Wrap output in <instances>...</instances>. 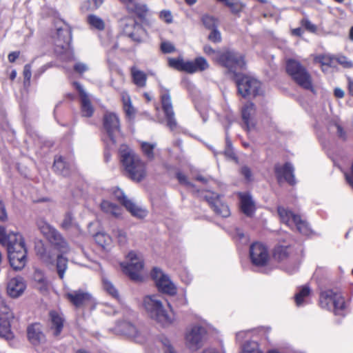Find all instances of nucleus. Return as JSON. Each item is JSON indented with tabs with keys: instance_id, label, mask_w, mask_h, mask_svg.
I'll return each instance as SVG.
<instances>
[{
	"instance_id": "21",
	"label": "nucleus",
	"mask_w": 353,
	"mask_h": 353,
	"mask_svg": "<svg viewBox=\"0 0 353 353\" xmlns=\"http://www.w3.org/2000/svg\"><path fill=\"white\" fill-rule=\"evenodd\" d=\"M26 285L23 279L17 276L11 279L7 284V293L12 298L20 296L25 291Z\"/></svg>"
},
{
	"instance_id": "58",
	"label": "nucleus",
	"mask_w": 353,
	"mask_h": 353,
	"mask_svg": "<svg viewBox=\"0 0 353 353\" xmlns=\"http://www.w3.org/2000/svg\"><path fill=\"white\" fill-rule=\"evenodd\" d=\"M241 174L247 181L252 180V172L248 166H243L241 169Z\"/></svg>"
},
{
	"instance_id": "42",
	"label": "nucleus",
	"mask_w": 353,
	"mask_h": 353,
	"mask_svg": "<svg viewBox=\"0 0 353 353\" xmlns=\"http://www.w3.org/2000/svg\"><path fill=\"white\" fill-rule=\"evenodd\" d=\"M157 341L162 345L165 353H176L170 339L166 336L159 335L157 337Z\"/></svg>"
},
{
	"instance_id": "51",
	"label": "nucleus",
	"mask_w": 353,
	"mask_h": 353,
	"mask_svg": "<svg viewBox=\"0 0 353 353\" xmlns=\"http://www.w3.org/2000/svg\"><path fill=\"white\" fill-rule=\"evenodd\" d=\"M161 49L164 53H170L175 50L174 46L168 41L161 43Z\"/></svg>"
},
{
	"instance_id": "55",
	"label": "nucleus",
	"mask_w": 353,
	"mask_h": 353,
	"mask_svg": "<svg viewBox=\"0 0 353 353\" xmlns=\"http://www.w3.org/2000/svg\"><path fill=\"white\" fill-rule=\"evenodd\" d=\"M160 17L168 23H170L172 21V15L169 10H162L160 12Z\"/></svg>"
},
{
	"instance_id": "57",
	"label": "nucleus",
	"mask_w": 353,
	"mask_h": 353,
	"mask_svg": "<svg viewBox=\"0 0 353 353\" xmlns=\"http://www.w3.org/2000/svg\"><path fill=\"white\" fill-rule=\"evenodd\" d=\"M302 24L310 32H314L316 30V26L308 19L303 20Z\"/></svg>"
},
{
	"instance_id": "47",
	"label": "nucleus",
	"mask_w": 353,
	"mask_h": 353,
	"mask_svg": "<svg viewBox=\"0 0 353 353\" xmlns=\"http://www.w3.org/2000/svg\"><path fill=\"white\" fill-rule=\"evenodd\" d=\"M202 22L205 27L208 29L212 30L216 28V20L214 17L210 15H204L202 17Z\"/></svg>"
},
{
	"instance_id": "13",
	"label": "nucleus",
	"mask_w": 353,
	"mask_h": 353,
	"mask_svg": "<svg viewBox=\"0 0 353 353\" xmlns=\"http://www.w3.org/2000/svg\"><path fill=\"white\" fill-rule=\"evenodd\" d=\"M113 195L133 216L142 219L147 216V210L128 199L120 188H115L113 191Z\"/></svg>"
},
{
	"instance_id": "56",
	"label": "nucleus",
	"mask_w": 353,
	"mask_h": 353,
	"mask_svg": "<svg viewBox=\"0 0 353 353\" xmlns=\"http://www.w3.org/2000/svg\"><path fill=\"white\" fill-rule=\"evenodd\" d=\"M116 236L117 238L118 239V241L119 242L120 244H125L127 241V235H126V233L125 232L121 230H118L117 232H116Z\"/></svg>"
},
{
	"instance_id": "33",
	"label": "nucleus",
	"mask_w": 353,
	"mask_h": 353,
	"mask_svg": "<svg viewBox=\"0 0 353 353\" xmlns=\"http://www.w3.org/2000/svg\"><path fill=\"white\" fill-rule=\"evenodd\" d=\"M240 353H263L260 350L259 345L254 341H248L243 343L241 348Z\"/></svg>"
},
{
	"instance_id": "61",
	"label": "nucleus",
	"mask_w": 353,
	"mask_h": 353,
	"mask_svg": "<svg viewBox=\"0 0 353 353\" xmlns=\"http://www.w3.org/2000/svg\"><path fill=\"white\" fill-rule=\"evenodd\" d=\"M74 69L79 73H83L88 70V68L85 63H77L74 66Z\"/></svg>"
},
{
	"instance_id": "16",
	"label": "nucleus",
	"mask_w": 353,
	"mask_h": 353,
	"mask_svg": "<svg viewBox=\"0 0 353 353\" xmlns=\"http://www.w3.org/2000/svg\"><path fill=\"white\" fill-rule=\"evenodd\" d=\"M14 315L10 309L4 305L0 307V337L10 341L13 339V334L10 330V321Z\"/></svg>"
},
{
	"instance_id": "1",
	"label": "nucleus",
	"mask_w": 353,
	"mask_h": 353,
	"mask_svg": "<svg viewBox=\"0 0 353 353\" xmlns=\"http://www.w3.org/2000/svg\"><path fill=\"white\" fill-rule=\"evenodd\" d=\"M0 243L7 248L11 267L16 270L23 269L27 261V250L22 236L18 232L7 233L3 227H0Z\"/></svg>"
},
{
	"instance_id": "43",
	"label": "nucleus",
	"mask_w": 353,
	"mask_h": 353,
	"mask_svg": "<svg viewBox=\"0 0 353 353\" xmlns=\"http://www.w3.org/2000/svg\"><path fill=\"white\" fill-rule=\"evenodd\" d=\"M310 294V289L307 286H303L299 292L295 295V302L297 306H301L304 303V299Z\"/></svg>"
},
{
	"instance_id": "37",
	"label": "nucleus",
	"mask_w": 353,
	"mask_h": 353,
	"mask_svg": "<svg viewBox=\"0 0 353 353\" xmlns=\"http://www.w3.org/2000/svg\"><path fill=\"white\" fill-rule=\"evenodd\" d=\"M122 101L123 105V109L129 117L134 116L135 111L133 106L131 104V100L130 96L125 92L122 93Z\"/></svg>"
},
{
	"instance_id": "27",
	"label": "nucleus",
	"mask_w": 353,
	"mask_h": 353,
	"mask_svg": "<svg viewBox=\"0 0 353 353\" xmlns=\"http://www.w3.org/2000/svg\"><path fill=\"white\" fill-rule=\"evenodd\" d=\"M51 321L50 330L54 336H58L63 327V319L57 312L52 311L50 312Z\"/></svg>"
},
{
	"instance_id": "35",
	"label": "nucleus",
	"mask_w": 353,
	"mask_h": 353,
	"mask_svg": "<svg viewBox=\"0 0 353 353\" xmlns=\"http://www.w3.org/2000/svg\"><path fill=\"white\" fill-rule=\"evenodd\" d=\"M57 271L61 279L64 278V274L68 268V259L62 255H59L57 259Z\"/></svg>"
},
{
	"instance_id": "18",
	"label": "nucleus",
	"mask_w": 353,
	"mask_h": 353,
	"mask_svg": "<svg viewBox=\"0 0 353 353\" xmlns=\"http://www.w3.org/2000/svg\"><path fill=\"white\" fill-rule=\"evenodd\" d=\"M41 232L50 239V240L55 244L60 252L66 253L68 250L67 242L63 239L60 233L54 228L46 224L41 228Z\"/></svg>"
},
{
	"instance_id": "26",
	"label": "nucleus",
	"mask_w": 353,
	"mask_h": 353,
	"mask_svg": "<svg viewBox=\"0 0 353 353\" xmlns=\"http://www.w3.org/2000/svg\"><path fill=\"white\" fill-rule=\"evenodd\" d=\"M67 299L76 307H80L90 299V295L82 291H72L65 294Z\"/></svg>"
},
{
	"instance_id": "45",
	"label": "nucleus",
	"mask_w": 353,
	"mask_h": 353,
	"mask_svg": "<svg viewBox=\"0 0 353 353\" xmlns=\"http://www.w3.org/2000/svg\"><path fill=\"white\" fill-rule=\"evenodd\" d=\"M225 4L230 8L231 12L234 14L241 12L245 7V5L239 1H233L232 0H228Z\"/></svg>"
},
{
	"instance_id": "20",
	"label": "nucleus",
	"mask_w": 353,
	"mask_h": 353,
	"mask_svg": "<svg viewBox=\"0 0 353 353\" xmlns=\"http://www.w3.org/2000/svg\"><path fill=\"white\" fill-rule=\"evenodd\" d=\"M205 197L206 201L217 214L223 217H228L230 215L228 206L221 202L219 200V195L218 194L211 193L210 195H206Z\"/></svg>"
},
{
	"instance_id": "19",
	"label": "nucleus",
	"mask_w": 353,
	"mask_h": 353,
	"mask_svg": "<svg viewBox=\"0 0 353 353\" xmlns=\"http://www.w3.org/2000/svg\"><path fill=\"white\" fill-rule=\"evenodd\" d=\"M73 84L79 94L82 116L85 117H92L94 112V108L92 105L88 94L79 83L74 82Z\"/></svg>"
},
{
	"instance_id": "2",
	"label": "nucleus",
	"mask_w": 353,
	"mask_h": 353,
	"mask_svg": "<svg viewBox=\"0 0 353 353\" xmlns=\"http://www.w3.org/2000/svg\"><path fill=\"white\" fill-rule=\"evenodd\" d=\"M143 306L148 316L163 327H168L175 322L170 304L159 295H148L143 298Z\"/></svg>"
},
{
	"instance_id": "62",
	"label": "nucleus",
	"mask_w": 353,
	"mask_h": 353,
	"mask_svg": "<svg viewBox=\"0 0 353 353\" xmlns=\"http://www.w3.org/2000/svg\"><path fill=\"white\" fill-rule=\"evenodd\" d=\"M34 280L39 283L47 282L46 278L40 271H36L34 275Z\"/></svg>"
},
{
	"instance_id": "38",
	"label": "nucleus",
	"mask_w": 353,
	"mask_h": 353,
	"mask_svg": "<svg viewBox=\"0 0 353 353\" xmlns=\"http://www.w3.org/2000/svg\"><path fill=\"white\" fill-rule=\"evenodd\" d=\"M122 101L123 105V109L129 117L134 116L135 111L133 106L131 104V100L130 96L125 92L122 93Z\"/></svg>"
},
{
	"instance_id": "36",
	"label": "nucleus",
	"mask_w": 353,
	"mask_h": 353,
	"mask_svg": "<svg viewBox=\"0 0 353 353\" xmlns=\"http://www.w3.org/2000/svg\"><path fill=\"white\" fill-rule=\"evenodd\" d=\"M290 250L288 246L278 245L274 248V257L279 261H283L290 254Z\"/></svg>"
},
{
	"instance_id": "54",
	"label": "nucleus",
	"mask_w": 353,
	"mask_h": 353,
	"mask_svg": "<svg viewBox=\"0 0 353 353\" xmlns=\"http://www.w3.org/2000/svg\"><path fill=\"white\" fill-rule=\"evenodd\" d=\"M316 60L320 62L322 65H330L333 57L326 55H319L317 57Z\"/></svg>"
},
{
	"instance_id": "5",
	"label": "nucleus",
	"mask_w": 353,
	"mask_h": 353,
	"mask_svg": "<svg viewBox=\"0 0 353 353\" xmlns=\"http://www.w3.org/2000/svg\"><path fill=\"white\" fill-rule=\"evenodd\" d=\"M319 304L322 308L333 311L336 315H344V298L333 290H327L321 293Z\"/></svg>"
},
{
	"instance_id": "52",
	"label": "nucleus",
	"mask_w": 353,
	"mask_h": 353,
	"mask_svg": "<svg viewBox=\"0 0 353 353\" xmlns=\"http://www.w3.org/2000/svg\"><path fill=\"white\" fill-rule=\"evenodd\" d=\"M134 12L139 16H143L148 12V7L145 4L136 3L134 8Z\"/></svg>"
},
{
	"instance_id": "40",
	"label": "nucleus",
	"mask_w": 353,
	"mask_h": 353,
	"mask_svg": "<svg viewBox=\"0 0 353 353\" xmlns=\"http://www.w3.org/2000/svg\"><path fill=\"white\" fill-rule=\"evenodd\" d=\"M103 288L109 294L116 299H119V292L112 282L107 278L103 277L102 279Z\"/></svg>"
},
{
	"instance_id": "4",
	"label": "nucleus",
	"mask_w": 353,
	"mask_h": 353,
	"mask_svg": "<svg viewBox=\"0 0 353 353\" xmlns=\"http://www.w3.org/2000/svg\"><path fill=\"white\" fill-rule=\"evenodd\" d=\"M286 70L299 85L304 89L313 90L312 77L299 61L289 59L286 63Z\"/></svg>"
},
{
	"instance_id": "32",
	"label": "nucleus",
	"mask_w": 353,
	"mask_h": 353,
	"mask_svg": "<svg viewBox=\"0 0 353 353\" xmlns=\"http://www.w3.org/2000/svg\"><path fill=\"white\" fill-rule=\"evenodd\" d=\"M61 225L64 230L74 229L77 231L79 230V225L70 212H68L65 214Z\"/></svg>"
},
{
	"instance_id": "17",
	"label": "nucleus",
	"mask_w": 353,
	"mask_h": 353,
	"mask_svg": "<svg viewBox=\"0 0 353 353\" xmlns=\"http://www.w3.org/2000/svg\"><path fill=\"white\" fill-rule=\"evenodd\" d=\"M161 101L163 110L167 119V125L171 130L176 127V121L174 117L171 97L168 90L161 91Z\"/></svg>"
},
{
	"instance_id": "64",
	"label": "nucleus",
	"mask_w": 353,
	"mask_h": 353,
	"mask_svg": "<svg viewBox=\"0 0 353 353\" xmlns=\"http://www.w3.org/2000/svg\"><path fill=\"white\" fill-rule=\"evenodd\" d=\"M345 176L347 182L353 188V162L351 168V172L350 173H345Z\"/></svg>"
},
{
	"instance_id": "31",
	"label": "nucleus",
	"mask_w": 353,
	"mask_h": 353,
	"mask_svg": "<svg viewBox=\"0 0 353 353\" xmlns=\"http://www.w3.org/2000/svg\"><path fill=\"white\" fill-rule=\"evenodd\" d=\"M131 74L134 83L141 88L145 87L146 84L147 76L143 71L139 70L136 67L131 68Z\"/></svg>"
},
{
	"instance_id": "63",
	"label": "nucleus",
	"mask_w": 353,
	"mask_h": 353,
	"mask_svg": "<svg viewBox=\"0 0 353 353\" xmlns=\"http://www.w3.org/2000/svg\"><path fill=\"white\" fill-rule=\"evenodd\" d=\"M248 331H240L236 334V339L239 342H242L249 334Z\"/></svg>"
},
{
	"instance_id": "39",
	"label": "nucleus",
	"mask_w": 353,
	"mask_h": 353,
	"mask_svg": "<svg viewBox=\"0 0 353 353\" xmlns=\"http://www.w3.org/2000/svg\"><path fill=\"white\" fill-rule=\"evenodd\" d=\"M88 22L91 27L98 30H103L105 28V23L103 20L97 15H89L88 17Z\"/></svg>"
},
{
	"instance_id": "24",
	"label": "nucleus",
	"mask_w": 353,
	"mask_h": 353,
	"mask_svg": "<svg viewBox=\"0 0 353 353\" xmlns=\"http://www.w3.org/2000/svg\"><path fill=\"white\" fill-rule=\"evenodd\" d=\"M255 112V105L252 102H247L241 109L242 119L248 130H251L254 125L253 117Z\"/></svg>"
},
{
	"instance_id": "34",
	"label": "nucleus",
	"mask_w": 353,
	"mask_h": 353,
	"mask_svg": "<svg viewBox=\"0 0 353 353\" xmlns=\"http://www.w3.org/2000/svg\"><path fill=\"white\" fill-rule=\"evenodd\" d=\"M132 26L134 27V32L129 33L128 36L134 41L141 42L145 35V30L139 25L132 22Z\"/></svg>"
},
{
	"instance_id": "29",
	"label": "nucleus",
	"mask_w": 353,
	"mask_h": 353,
	"mask_svg": "<svg viewBox=\"0 0 353 353\" xmlns=\"http://www.w3.org/2000/svg\"><path fill=\"white\" fill-rule=\"evenodd\" d=\"M54 170L63 176L70 174V165L62 157H56L53 165Z\"/></svg>"
},
{
	"instance_id": "12",
	"label": "nucleus",
	"mask_w": 353,
	"mask_h": 353,
	"mask_svg": "<svg viewBox=\"0 0 353 353\" xmlns=\"http://www.w3.org/2000/svg\"><path fill=\"white\" fill-rule=\"evenodd\" d=\"M151 276L159 291L170 295H174L176 293L175 285L161 270L157 268H153Z\"/></svg>"
},
{
	"instance_id": "44",
	"label": "nucleus",
	"mask_w": 353,
	"mask_h": 353,
	"mask_svg": "<svg viewBox=\"0 0 353 353\" xmlns=\"http://www.w3.org/2000/svg\"><path fill=\"white\" fill-rule=\"evenodd\" d=\"M61 34H63L66 36V39L64 40V43H61V41L60 39H59L57 41V46H61L63 49H68L70 46V43L71 42V40H72V38H71V33L70 31L68 30H58V36L59 37H61Z\"/></svg>"
},
{
	"instance_id": "6",
	"label": "nucleus",
	"mask_w": 353,
	"mask_h": 353,
	"mask_svg": "<svg viewBox=\"0 0 353 353\" xmlns=\"http://www.w3.org/2000/svg\"><path fill=\"white\" fill-rule=\"evenodd\" d=\"M168 64L172 68L190 74L202 72L209 68V63L203 57H196L193 61H185L181 57L170 58Z\"/></svg>"
},
{
	"instance_id": "8",
	"label": "nucleus",
	"mask_w": 353,
	"mask_h": 353,
	"mask_svg": "<svg viewBox=\"0 0 353 353\" xmlns=\"http://www.w3.org/2000/svg\"><path fill=\"white\" fill-rule=\"evenodd\" d=\"M277 211L281 221L283 223L291 228L295 227L296 230L303 235L307 236L311 234V229L308 223L301 219L300 216L294 214L292 211L283 207H279Z\"/></svg>"
},
{
	"instance_id": "15",
	"label": "nucleus",
	"mask_w": 353,
	"mask_h": 353,
	"mask_svg": "<svg viewBox=\"0 0 353 353\" xmlns=\"http://www.w3.org/2000/svg\"><path fill=\"white\" fill-rule=\"evenodd\" d=\"M103 126L112 145L117 143L120 135V123L118 116L114 113H106L103 118Z\"/></svg>"
},
{
	"instance_id": "23",
	"label": "nucleus",
	"mask_w": 353,
	"mask_h": 353,
	"mask_svg": "<svg viewBox=\"0 0 353 353\" xmlns=\"http://www.w3.org/2000/svg\"><path fill=\"white\" fill-rule=\"evenodd\" d=\"M118 330L138 343H143L144 341V338L139 333L137 327L130 322L123 321L120 323L118 325Z\"/></svg>"
},
{
	"instance_id": "53",
	"label": "nucleus",
	"mask_w": 353,
	"mask_h": 353,
	"mask_svg": "<svg viewBox=\"0 0 353 353\" xmlns=\"http://www.w3.org/2000/svg\"><path fill=\"white\" fill-rule=\"evenodd\" d=\"M88 8L91 10L98 9L103 3V0H88Z\"/></svg>"
},
{
	"instance_id": "49",
	"label": "nucleus",
	"mask_w": 353,
	"mask_h": 353,
	"mask_svg": "<svg viewBox=\"0 0 353 353\" xmlns=\"http://www.w3.org/2000/svg\"><path fill=\"white\" fill-rule=\"evenodd\" d=\"M224 155L230 159H235L236 156L234 152L233 148L232 147V143L230 141H229L228 139H226V147L223 152Z\"/></svg>"
},
{
	"instance_id": "30",
	"label": "nucleus",
	"mask_w": 353,
	"mask_h": 353,
	"mask_svg": "<svg viewBox=\"0 0 353 353\" xmlns=\"http://www.w3.org/2000/svg\"><path fill=\"white\" fill-rule=\"evenodd\" d=\"M101 208L103 212L112 216L117 218L121 215V208L109 201H103Z\"/></svg>"
},
{
	"instance_id": "60",
	"label": "nucleus",
	"mask_w": 353,
	"mask_h": 353,
	"mask_svg": "<svg viewBox=\"0 0 353 353\" xmlns=\"http://www.w3.org/2000/svg\"><path fill=\"white\" fill-rule=\"evenodd\" d=\"M177 179L180 183L185 185L188 187H192V184L189 182L186 178V176L182 173L177 174Z\"/></svg>"
},
{
	"instance_id": "28",
	"label": "nucleus",
	"mask_w": 353,
	"mask_h": 353,
	"mask_svg": "<svg viewBox=\"0 0 353 353\" xmlns=\"http://www.w3.org/2000/svg\"><path fill=\"white\" fill-rule=\"evenodd\" d=\"M241 208L242 212L249 216H251L254 212V203L249 194L241 195Z\"/></svg>"
},
{
	"instance_id": "10",
	"label": "nucleus",
	"mask_w": 353,
	"mask_h": 353,
	"mask_svg": "<svg viewBox=\"0 0 353 353\" xmlns=\"http://www.w3.org/2000/svg\"><path fill=\"white\" fill-rule=\"evenodd\" d=\"M239 93L243 97L249 95L254 97L263 93L261 82L254 77L243 76L236 81Z\"/></svg>"
},
{
	"instance_id": "7",
	"label": "nucleus",
	"mask_w": 353,
	"mask_h": 353,
	"mask_svg": "<svg viewBox=\"0 0 353 353\" xmlns=\"http://www.w3.org/2000/svg\"><path fill=\"white\" fill-rule=\"evenodd\" d=\"M128 262L122 263L123 272L132 281L143 280V259L140 254L131 251L127 256Z\"/></svg>"
},
{
	"instance_id": "3",
	"label": "nucleus",
	"mask_w": 353,
	"mask_h": 353,
	"mask_svg": "<svg viewBox=\"0 0 353 353\" xmlns=\"http://www.w3.org/2000/svg\"><path fill=\"white\" fill-rule=\"evenodd\" d=\"M121 162L126 175L132 181L139 182L147 174L145 163L126 145L119 148Z\"/></svg>"
},
{
	"instance_id": "41",
	"label": "nucleus",
	"mask_w": 353,
	"mask_h": 353,
	"mask_svg": "<svg viewBox=\"0 0 353 353\" xmlns=\"http://www.w3.org/2000/svg\"><path fill=\"white\" fill-rule=\"evenodd\" d=\"M141 150L143 154L150 160H152L154 157V149L156 147V143H150L148 142H141Z\"/></svg>"
},
{
	"instance_id": "50",
	"label": "nucleus",
	"mask_w": 353,
	"mask_h": 353,
	"mask_svg": "<svg viewBox=\"0 0 353 353\" xmlns=\"http://www.w3.org/2000/svg\"><path fill=\"white\" fill-rule=\"evenodd\" d=\"M209 40L214 43H219L221 41V35L216 28L212 29V32L208 36Z\"/></svg>"
},
{
	"instance_id": "48",
	"label": "nucleus",
	"mask_w": 353,
	"mask_h": 353,
	"mask_svg": "<svg viewBox=\"0 0 353 353\" xmlns=\"http://www.w3.org/2000/svg\"><path fill=\"white\" fill-rule=\"evenodd\" d=\"M333 59L340 65H341L343 68H350L353 67L352 61H350L345 56L338 55L336 57H333Z\"/></svg>"
},
{
	"instance_id": "46",
	"label": "nucleus",
	"mask_w": 353,
	"mask_h": 353,
	"mask_svg": "<svg viewBox=\"0 0 353 353\" xmlns=\"http://www.w3.org/2000/svg\"><path fill=\"white\" fill-rule=\"evenodd\" d=\"M96 242L102 247L108 245L111 242L110 237L105 233H97L95 236Z\"/></svg>"
},
{
	"instance_id": "9",
	"label": "nucleus",
	"mask_w": 353,
	"mask_h": 353,
	"mask_svg": "<svg viewBox=\"0 0 353 353\" xmlns=\"http://www.w3.org/2000/svg\"><path fill=\"white\" fill-rule=\"evenodd\" d=\"M206 334V329L201 325H190L187 328L185 335L187 346L193 351L198 350L203 346Z\"/></svg>"
},
{
	"instance_id": "14",
	"label": "nucleus",
	"mask_w": 353,
	"mask_h": 353,
	"mask_svg": "<svg viewBox=\"0 0 353 353\" xmlns=\"http://www.w3.org/2000/svg\"><path fill=\"white\" fill-rule=\"evenodd\" d=\"M250 258L254 265L265 266L270 259L268 248L261 243L256 242L252 244L250 248Z\"/></svg>"
},
{
	"instance_id": "25",
	"label": "nucleus",
	"mask_w": 353,
	"mask_h": 353,
	"mask_svg": "<svg viewBox=\"0 0 353 353\" xmlns=\"http://www.w3.org/2000/svg\"><path fill=\"white\" fill-rule=\"evenodd\" d=\"M27 332L28 339L32 344L37 345L45 341V336L39 323L30 325Z\"/></svg>"
},
{
	"instance_id": "59",
	"label": "nucleus",
	"mask_w": 353,
	"mask_h": 353,
	"mask_svg": "<svg viewBox=\"0 0 353 353\" xmlns=\"http://www.w3.org/2000/svg\"><path fill=\"white\" fill-rule=\"evenodd\" d=\"M23 76H24L25 83L27 81L29 82L31 79V76H32L31 66L30 64H26L24 66Z\"/></svg>"
},
{
	"instance_id": "22",
	"label": "nucleus",
	"mask_w": 353,
	"mask_h": 353,
	"mask_svg": "<svg viewBox=\"0 0 353 353\" xmlns=\"http://www.w3.org/2000/svg\"><path fill=\"white\" fill-rule=\"evenodd\" d=\"M275 173L279 183L283 179L290 185L295 183L294 168L290 163H286L283 165H276Z\"/></svg>"
},
{
	"instance_id": "11",
	"label": "nucleus",
	"mask_w": 353,
	"mask_h": 353,
	"mask_svg": "<svg viewBox=\"0 0 353 353\" xmlns=\"http://www.w3.org/2000/svg\"><path fill=\"white\" fill-rule=\"evenodd\" d=\"M219 62L233 73H236L238 70L244 68L245 65L243 57L241 54L232 51H228L221 54Z\"/></svg>"
}]
</instances>
